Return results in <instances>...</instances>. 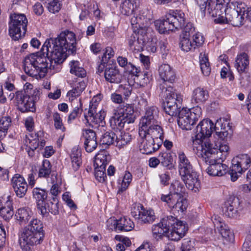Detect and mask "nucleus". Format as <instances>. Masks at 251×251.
<instances>
[{
    "label": "nucleus",
    "instance_id": "1",
    "mask_svg": "<svg viewBox=\"0 0 251 251\" xmlns=\"http://www.w3.org/2000/svg\"><path fill=\"white\" fill-rule=\"evenodd\" d=\"M75 34L68 30L55 39H47L40 51L26 56L23 69L26 74L37 79L44 77L49 71L59 72L67 55L76 50Z\"/></svg>",
    "mask_w": 251,
    "mask_h": 251
},
{
    "label": "nucleus",
    "instance_id": "2",
    "mask_svg": "<svg viewBox=\"0 0 251 251\" xmlns=\"http://www.w3.org/2000/svg\"><path fill=\"white\" fill-rule=\"evenodd\" d=\"M188 230L185 223L172 216H167L161 219L157 224L152 226V231L154 238L159 239L168 233V238L173 241H178L182 238Z\"/></svg>",
    "mask_w": 251,
    "mask_h": 251
},
{
    "label": "nucleus",
    "instance_id": "3",
    "mask_svg": "<svg viewBox=\"0 0 251 251\" xmlns=\"http://www.w3.org/2000/svg\"><path fill=\"white\" fill-rule=\"evenodd\" d=\"M41 222L37 219H33L24 227L19 235V244L22 248L26 246L40 244L43 241L44 233Z\"/></svg>",
    "mask_w": 251,
    "mask_h": 251
},
{
    "label": "nucleus",
    "instance_id": "4",
    "mask_svg": "<svg viewBox=\"0 0 251 251\" xmlns=\"http://www.w3.org/2000/svg\"><path fill=\"white\" fill-rule=\"evenodd\" d=\"M220 125L217 121L214 126V124L212 121L208 119H204L200 122L197 126L196 129V135L194 137H192L193 146L194 151H197V148L199 145H201L206 140H209L212 132L214 130L216 134L220 137L227 136L228 133L227 131H219L217 125Z\"/></svg>",
    "mask_w": 251,
    "mask_h": 251
},
{
    "label": "nucleus",
    "instance_id": "5",
    "mask_svg": "<svg viewBox=\"0 0 251 251\" xmlns=\"http://www.w3.org/2000/svg\"><path fill=\"white\" fill-rule=\"evenodd\" d=\"M160 90V96L166 99L164 105V111L167 114L171 116H176L181 107L183 96L176 92L171 86L162 84L159 86Z\"/></svg>",
    "mask_w": 251,
    "mask_h": 251
},
{
    "label": "nucleus",
    "instance_id": "6",
    "mask_svg": "<svg viewBox=\"0 0 251 251\" xmlns=\"http://www.w3.org/2000/svg\"><path fill=\"white\" fill-rule=\"evenodd\" d=\"M40 93L38 90H34L31 96L25 95L24 91H16L8 95V99L13 100L23 112L34 111L35 103L40 100Z\"/></svg>",
    "mask_w": 251,
    "mask_h": 251
},
{
    "label": "nucleus",
    "instance_id": "7",
    "mask_svg": "<svg viewBox=\"0 0 251 251\" xmlns=\"http://www.w3.org/2000/svg\"><path fill=\"white\" fill-rule=\"evenodd\" d=\"M134 109L129 104L120 105L115 110L114 115L110 120V125L113 128L119 130L122 129L126 123H134L135 117L133 115Z\"/></svg>",
    "mask_w": 251,
    "mask_h": 251
},
{
    "label": "nucleus",
    "instance_id": "8",
    "mask_svg": "<svg viewBox=\"0 0 251 251\" xmlns=\"http://www.w3.org/2000/svg\"><path fill=\"white\" fill-rule=\"evenodd\" d=\"M9 33L14 40H18L24 36L27 29V19L24 14L15 13L10 15Z\"/></svg>",
    "mask_w": 251,
    "mask_h": 251
},
{
    "label": "nucleus",
    "instance_id": "9",
    "mask_svg": "<svg viewBox=\"0 0 251 251\" xmlns=\"http://www.w3.org/2000/svg\"><path fill=\"white\" fill-rule=\"evenodd\" d=\"M246 6L245 3L241 1H232L228 3L224 11L229 23L234 26L242 25Z\"/></svg>",
    "mask_w": 251,
    "mask_h": 251
},
{
    "label": "nucleus",
    "instance_id": "10",
    "mask_svg": "<svg viewBox=\"0 0 251 251\" xmlns=\"http://www.w3.org/2000/svg\"><path fill=\"white\" fill-rule=\"evenodd\" d=\"M201 109L197 107L191 109L182 108L177 113V123L183 129L191 130L201 115Z\"/></svg>",
    "mask_w": 251,
    "mask_h": 251
},
{
    "label": "nucleus",
    "instance_id": "11",
    "mask_svg": "<svg viewBox=\"0 0 251 251\" xmlns=\"http://www.w3.org/2000/svg\"><path fill=\"white\" fill-rule=\"evenodd\" d=\"M206 152L205 151H202L201 146H198L197 151H195V153L198 157L202 158L205 163L209 164V166L206 170L207 174L211 176H222L225 175L226 172L227 166L220 162H218L220 159H215L212 162L210 158L206 157L207 156Z\"/></svg>",
    "mask_w": 251,
    "mask_h": 251
},
{
    "label": "nucleus",
    "instance_id": "12",
    "mask_svg": "<svg viewBox=\"0 0 251 251\" xmlns=\"http://www.w3.org/2000/svg\"><path fill=\"white\" fill-rule=\"evenodd\" d=\"M250 156L247 154H239L232 160V166L229 171L231 180L236 181L239 176L251 166Z\"/></svg>",
    "mask_w": 251,
    "mask_h": 251
},
{
    "label": "nucleus",
    "instance_id": "13",
    "mask_svg": "<svg viewBox=\"0 0 251 251\" xmlns=\"http://www.w3.org/2000/svg\"><path fill=\"white\" fill-rule=\"evenodd\" d=\"M199 146H201L202 151H206L207 154L206 157L210 158L212 162L215 159H220L223 161L227 156L229 150V147L224 144H220L217 146V148H215L209 140H206L201 145Z\"/></svg>",
    "mask_w": 251,
    "mask_h": 251
},
{
    "label": "nucleus",
    "instance_id": "14",
    "mask_svg": "<svg viewBox=\"0 0 251 251\" xmlns=\"http://www.w3.org/2000/svg\"><path fill=\"white\" fill-rule=\"evenodd\" d=\"M110 157L105 151L98 153L95 157L94 166H95V177L100 182L105 181L106 176L104 173L105 167L109 161Z\"/></svg>",
    "mask_w": 251,
    "mask_h": 251
},
{
    "label": "nucleus",
    "instance_id": "15",
    "mask_svg": "<svg viewBox=\"0 0 251 251\" xmlns=\"http://www.w3.org/2000/svg\"><path fill=\"white\" fill-rule=\"evenodd\" d=\"M131 215L140 224H151L155 219L154 212L151 209H146L143 206L138 205L132 208Z\"/></svg>",
    "mask_w": 251,
    "mask_h": 251
},
{
    "label": "nucleus",
    "instance_id": "16",
    "mask_svg": "<svg viewBox=\"0 0 251 251\" xmlns=\"http://www.w3.org/2000/svg\"><path fill=\"white\" fill-rule=\"evenodd\" d=\"M139 135L140 137H146L149 135L156 142L161 140L162 142L164 139V132L162 128L158 123L153 125H148L140 126L139 128Z\"/></svg>",
    "mask_w": 251,
    "mask_h": 251
},
{
    "label": "nucleus",
    "instance_id": "17",
    "mask_svg": "<svg viewBox=\"0 0 251 251\" xmlns=\"http://www.w3.org/2000/svg\"><path fill=\"white\" fill-rule=\"evenodd\" d=\"M97 102H91L88 114L84 116L86 122L92 126L97 124H102L105 116V112L102 110H100L98 112H97Z\"/></svg>",
    "mask_w": 251,
    "mask_h": 251
},
{
    "label": "nucleus",
    "instance_id": "18",
    "mask_svg": "<svg viewBox=\"0 0 251 251\" xmlns=\"http://www.w3.org/2000/svg\"><path fill=\"white\" fill-rule=\"evenodd\" d=\"M107 226L110 229L119 230L121 231H129L134 227V224L130 219L127 217L121 218L119 220L110 218L107 221Z\"/></svg>",
    "mask_w": 251,
    "mask_h": 251
},
{
    "label": "nucleus",
    "instance_id": "19",
    "mask_svg": "<svg viewBox=\"0 0 251 251\" xmlns=\"http://www.w3.org/2000/svg\"><path fill=\"white\" fill-rule=\"evenodd\" d=\"M167 198L164 197L160 198V199L167 204L173 212H183L186 209L188 206L187 201L183 196L177 197V196H175L174 197Z\"/></svg>",
    "mask_w": 251,
    "mask_h": 251
},
{
    "label": "nucleus",
    "instance_id": "20",
    "mask_svg": "<svg viewBox=\"0 0 251 251\" xmlns=\"http://www.w3.org/2000/svg\"><path fill=\"white\" fill-rule=\"evenodd\" d=\"M140 150L143 154H151L157 151L162 144V141L159 140L157 142L153 140L149 135L146 137H140Z\"/></svg>",
    "mask_w": 251,
    "mask_h": 251
},
{
    "label": "nucleus",
    "instance_id": "21",
    "mask_svg": "<svg viewBox=\"0 0 251 251\" xmlns=\"http://www.w3.org/2000/svg\"><path fill=\"white\" fill-rule=\"evenodd\" d=\"M12 187L17 196L23 198L25 196L28 185L25 178L19 174H16L11 180Z\"/></svg>",
    "mask_w": 251,
    "mask_h": 251
},
{
    "label": "nucleus",
    "instance_id": "22",
    "mask_svg": "<svg viewBox=\"0 0 251 251\" xmlns=\"http://www.w3.org/2000/svg\"><path fill=\"white\" fill-rule=\"evenodd\" d=\"M160 78L162 81L160 85L165 84L168 86L167 82L173 83L176 79V74L173 69L168 64H163L160 65L158 69Z\"/></svg>",
    "mask_w": 251,
    "mask_h": 251
},
{
    "label": "nucleus",
    "instance_id": "23",
    "mask_svg": "<svg viewBox=\"0 0 251 251\" xmlns=\"http://www.w3.org/2000/svg\"><path fill=\"white\" fill-rule=\"evenodd\" d=\"M159 110L156 106H151L147 109L145 115L140 122V126L148 125H153L158 123Z\"/></svg>",
    "mask_w": 251,
    "mask_h": 251
},
{
    "label": "nucleus",
    "instance_id": "24",
    "mask_svg": "<svg viewBox=\"0 0 251 251\" xmlns=\"http://www.w3.org/2000/svg\"><path fill=\"white\" fill-rule=\"evenodd\" d=\"M181 177L188 189L195 192L199 191L200 182L196 172L192 171L189 173H186L185 175H181Z\"/></svg>",
    "mask_w": 251,
    "mask_h": 251
},
{
    "label": "nucleus",
    "instance_id": "25",
    "mask_svg": "<svg viewBox=\"0 0 251 251\" xmlns=\"http://www.w3.org/2000/svg\"><path fill=\"white\" fill-rule=\"evenodd\" d=\"M83 134L85 138L84 148L87 152H91L98 146L96 134L92 129H85Z\"/></svg>",
    "mask_w": 251,
    "mask_h": 251
},
{
    "label": "nucleus",
    "instance_id": "26",
    "mask_svg": "<svg viewBox=\"0 0 251 251\" xmlns=\"http://www.w3.org/2000/svg\"><path fill=\"white\" fill-rule=\"evenodd\" d=\"M238 198L231 197L225 203L224 211L226 216L229 218H235L237 216V208L239 205Z\"/></svg>",
    "mask_w": 251,
    "mask_h": 251
},
{
    "label": "nucleus",
    "instance_id": "27",
    "mask_svg": "<svg viewBox=\"0 0 251 251\" xmlns=\"http://www.w3.org/2000/svg\"><path fill=\"white\" fill-rule=\"evenodd\" d=\"M175 29L182 28L186 23L185 14L180 10L172 11L167 14Z\"/></svg>",
    "mask_w": 251,
    "mask_h": 251
},
{
    "label": "nucleus",
    "instance_id": "28",
    "mask_svg": "<svg viewBox=\"0 0 251 251\" xmlns=\"http://www.w3.org/2000/svg\"><path fill=\"white\" fill-rule=\"evenodd\" d=\"M151 16L147 10L141 11L136 16H133L130 19V22L135 27H140L143 26L149 25L151 23Z\"/></svg>",
    "mask_w": 251,
    "mask_h": 251
},
{
    "label": "nucleus",
    "instance_id": "29",
    "mask_svg": "<svg viewBox=\"0 0 251 251\" xmlns=\"http://www.w3.org/2000/svg\"><path fill=\"white\" fill-rule=\"evenodd\" d=\"M104 77L108 82L119 83L122 79V75L116 66H111L106 67L104 71Z\"/></svg>",
    "mask_w": 251,
    "mask_h": 251
},
{
    "label": "nucleus",
    "instance_id": "30",
    "mask_svg": "<svg viewBox=\"0 0 251 251\" xmlns=\"http://www.w3.org/2000/svg\"><path fill=\"white\" fill-rule=\"evenodd\" d=\"M154 26L161 34L169 33L170 31L175 30L167 15L164 19L156 20L154 22Z\"/></svg>",
    "mask_w": 251,
    "mask_h": 251
},
{
    "label": "nucleus",
    "instance_id": "31",
    "mask_svg": "<svg viewBox=\"0 0 251 251\" xmlns=\"http://www.w3.org/2000/svg\"><path fill=\"white\" fill-rule=\"evenodd\" d=\"M208 92L203 88L197 87L193 92L192 102L198 104H203L208 99Z\"/></svg>",
    "mask_w": 251,
    "mask_h": 251
},
{
    "label": "nucleus",
    "instance_id": "32",
    "mask_svg": "<svg viewBox=\"0 0 251 251\" xmlns=\"http://www.w3.org/2000/svg\"><path fill=\"white\" fill-rule=\"evenodd\" d=\"M185 188L183 185L178 180H174L171 184L170 187V193L168 195H161L160 198H163L164 197L169 198L174 197L175 196H177V197H182L184 193Z\"/></svg>",
    "mask_w": 251,
    "mask_h": 251
},
{
    "label": "nucleus",
    "instance_id": "33",
    "mask_svg": "<svg viewBox=\"0 0 251 251\" xmlns=\"http://www.w3.org/2000/svg\"><path fill=\"white\" fill-rule=\"evenodd\" d=\"M223 1L224 0H210L208 2L207 10L212 17H216L223 14L222 9L224 7Z\"/></svg>",
    "mask_w": 251,
    "mask_h": 251
},
{
    "label": "nucleus",
    "instance_id": "34",
    "mask_svg": "<svg viewBox=\"0 0 251 251\" xmlns=\"http://www.w3.org/2000/svg\"><path fill=\"white\" fill-rule=\"evenodd\" d=\"M179 158V172L180 175H185L186 173H189L193 171L192 165L184 152L178 153Z\"/></svg>",
    "mask_w": 251,
    "mask_h": 251
},
{
    "label": "nucleus",
    "instance_id": "35",
    "mask_svg": "<svg viewBox=\"0 0 251 251\" xmlns=\"http://www.w3.org/2000/svg\"><path fill=\"white\" fill-rule=\"evenodd\" d=\"M215 221H213L215 226L220 231L222 237L227 241L231 242L234 240V234L232 231L227 229L224 223H222L220 220L215 219Z\"/></svg>",
    "mask_w": 251,
    "mask_h": 251
},
{
    "label": "nucleus",
    "instance_id": "36",
    "mask_svg": "<svg viewBox=\"0 0 251 251\" xmlns=\"http://www.w3.org/2000/svg\"><path fill=\"white\" fill-rule=\"evenodd\" d=\"M249 64V56L247 53L242 52L237 56L235 67L239 73H241L245 72Z\"/></svg>",
    "mask_w": 251,
    "mask_h": 251
},
{
    "label": "nucleus",
    "instance_id": "37",
    "mask_svg": "<svg viewBox=\"0 0 251 251\" xmlns=\"http://www.w3.org/2000/svg\"><path fill=\"white\" fill-rule=\"evenodd\" d=\"M86 84L84 81H81L75 83L73 89L67 93V96L69 100H73L75 98L79 96L85 89Z\"/></svg>",
    "mask_w": 251,
    "mask_h": 251
},
{
    "label": "nucleus",
    "instance_id": "38",
    "mask_svg": "<svg viewBox=\"0 0 251 251\" xmlns=\"http://www.w3.org/2000/svg\"><path fill=\"white\" fill-rule=\"evenodd\" d=\"M70 73L75 75L83 78L86 75L85 70L80 66V63L77 61L73 60L70 62Z\"/></svg>",
    "mask_w": 251,
    "mask_h": 251
},
{
    "label": "nucleus",
    "instance_id": "39",
    "mask_svg": "<svg viewBox=\"0 0 251 251\" xmlns=\"http://www.w3.org/2000/svg\"><path fill=\"white\" fill-rule=\"evenodd\" d=\"M135 6H136V2L134 0H124L120 5L121 12L129 16L133 13Z\"/></svg>",
    "mask_w": 251,
    "mask_h": 251
},
{
    "label": "nucleus",
    "instance_id": "40",
    "mask_svg": "<svg viewBox=\"0 0 251 251\" xmlns=\"http://www.w3.org/2000/svg\"><path fill=\"white\" fill-rule=\"evenodd\" d=\"M158 157L159 158L160 163L164 167L171 169L173 167V158L171 153L168 152H160Z\"/></svg>",
    "mask_w": 251,
    "mask_h": 251
},
{
    "label": "nucleus",
    "instance_id": "41",
    "mask_svg": "<svg viewBox=\"0 0 251 251\" xmlns=\"http://www.w3.org/2000/svg\"><path fill=\"white\" fill-rule=\"evenodd\" d=\"M32 215V211L27 208H19L16 213L15 216L17 220L22 223L27 222Z\"/></svg>",
    "mask_w": 251,
    "mask_h": 251
},
{
    "label": "nucleus",
    "instance_id": "42",
    "mask_svg": "<svg viewBox=\"0 0 251 251\" xmlns=\"http://www.w3.org/2000/svg\"><path fill=\"white\" fill-rule=\"evenodd\" d=\"M200 64L203 75L205 76H208L211 73V67L208 58L204 54H200Z\"/></svg>",
    "mask_w": 251,
    "mask_h": 251
},
{
    "label": "nucleus",
    "instance_id": "43",
    "mask_svg": "<svg viewBox=\"0 0 251 251\" xmlns=\"http://www.w3.org/2000/svg\"><path fill=\"white\" fill-rule=\"evenodd\" d=\"M131 140V136L128 133H121V134L118 136H115V142L116 146L119 148H123L125 145L129 143Z\"/></svg>",
    "mask_w": 251,
    "mask_h": 251
},
{
    "label": "nucleus",
    "instance_id": "44",
    "mask_svg": "<svg viewBox=\"0 0 251 251\" xmlns=\"http://www.w3.org/2000/svg\"><path fill=\"white\" fill-rule=\"evenodd\" d=\"M191 37L180 35L179 45L182 50L188 51L192 49H195L194 43L191 40Z\"/></svg>",
    "mask_w": 251,
    "mask_h": 251
},
{
    "label": "nucleus",
    "instance_id": "45",
    "mask_svg": "<svg viewBox=\"0 0 251 251\" xmlns=\"http://www.w3.org/2000/svg\"><path fill=\"white\" fill-rule=\"evenodd\" d=\"M32 193L37 203L45 202V200L48 197L47 192L45 190L39 188H34Z\"/></svg>",
    "mask_w": 251,
    "mask_h": 251
},
{
    "label": "nucleus",
    "instance_id": "46",
    "mask_svg": "<svg viewBox=\"0 0 251 251\" xmlns=\"http://www.w3.org/2000/svg\"><path fill=\"white\" fill-rule=\"evenodd\" d=\"M51 167L50 162L47 159L43 161L42 165L39 169L38 176L40 177H48L51 172Z\"/></svg>",
    "mask_w": 251,
    "mask_h": 251
},
{
    "label": "nucleus",
    "instance_id": "47",
    "mask_svg": "<svg viewBox=\"0 0 251 251\" xmlns=\"http://www.w3.org/2000/svg\"><path fill=\"white\" fill-rule=\"evenodd\" d=\"M115 133L112 131H107L101 136L100 144L102 145L109 146L115 141Z\"/></svg>",
    "mask_w": 251,
    "mask_h": 251
},
{
    "label": "nucleus",
    "instance_id": "48",
    "mask_svg": "<svg viewBox=\"0 0 251 251\" xmlns=\"http://www.w3.org/2000/svg\"><path fill=\"white\" fill-rule=\"evenodd\" d=\"M132 178L131 174L129 172H126L122 179L121 187L119 188L118 193H121L125 191L129 185Z\"/></svg>",
    "mask_w": 251,
    "mask_h": 251
},
{
    "label": "nucleus",
    "instance_id": "49",
    "mask_svg": "<svg viewBox=\"0 0 251 251\" xmlns=\"http://www.w3.org/2000/svg\"><path fill=\"white\" fill-rule=\"evenodd\" d=\"M158 49H159L160 53L162 55L163 57L166 56V55L169 53L170 49L167 39L162 38L159 39L158 41Z\"/></svg>",
    "mask_w": 251,
    "mask_h": 251
},
{
    "label": "nucleus",
    "instance_id": "50",
    "mask_svg": "<svg viewBox=\"0 0 251 251\" xmlns=\"http://www.w3.org/2000/svg\"><path fill=\"white\" fill-rule=\"evenodd\" d=\"M47 205L48 212H50L53 215H56L58 213V202L57 199L55 197H53L52 201L47 203Z\"/></svg>",
    "mask_w": 251,
    "mask_h": 251
},
{
    "label": "nucleus",
    "instance_id": "51",
    "mask_svg": "<svg viewBox=\"0 0 251 251\" xmlns=\"http://www.w3.org/2000/svg\"><path fill=\"white\" fill-rule=\"evenodd\" d=\"M134 80L138 81L137 83H139L140 86L145 87L150 83L151 78L149 76L148 72H145L144 73H141L138 79H137V78H134Z\"/></svg>",
    "mask_w": 251,
    "mask_h": 251
},
{
    "label": "nucleus",
    "instance_id": "52",
    "mask_svg": "<svg viewBox=\"0 0 251 251\" xmlns=\"http://www.w3.org/2000/svg\"><path fill=\"white\" fill-rule=\"evenodd\" d=\"M183 27V30L181 35L191 38V36L196 32L193 25L190 23H187V25L185 26L184 25Z\"/></svg>",
    "mask_w": 251,
    "mask_h": 251
},
{
    "label": "nucleus",
    "instance_id": "53",
    "mask_svg": "<svg viewBox=\"0 0 251 251\" xmlns=\"http://www.w3.org/2000/svg\"><path fill=\"white\" fill-rule=\"evenodd\" d=\"M11 119L10 117L5 116L0 119V130L7 133V130L11 125Z\"/></svg>",
    "mask_w": 251,
    "mask_h": 251
},
{
    "label": "nucleus",
    "instance_id": "54",
    "mask_svg": "<svg viewBox=\"0 0 251 251\" xmlns=\"http://www.w3.org/2000/svg\"><path fill=\"white\" fill-rule=\"evenodd\" d=\"M14 213L13 207L0 209V215L5 220H8L11 218Z\"/></svg>",
    "mask_w": 251,
    "mask_h": 251
},
{
    "label": "nucleus",
    "instance_id": "55",
    "mask_svg": "<svg viewBox=\"0 0 251 251\" xmlns=\"http://www.w3.org/2000/svg\"><path fill=\"white\" fill-rule=\"evenodd\" d=\"M191 38L193 39V43H194L195 48L197 47L201 46L204 43V38L200 32H196L191 36Z\"/></svg>",
    "mask_w": 251,
    "mask_h": 251
},
{
    "label": "nucleus",
    "instance_id": "56",
    "mask_svg": "<svg viewBox=\"0 0 251 251\" xmlns=\"http://www.w3.org/2000/svg\"><path fill=\"white\" fill-rule=\"evenodd\" d=\"M53 119L54 122V126L56 129H60L64 132L65 130V127L63 126L62 122V119L60 115L58 113H55L53 115Z\"/></svg>",
    "mask_w": 251,
    "mask_h": 251
},
{
    "label": "nucleus",
    "instance_id": "57",
    "mask_svg": "<svg viewBox=\"0 0 251 251\" xmlns=\"http://www.w3.org/2000/svg\"><path fill=\"white\" fill-rule=\"evenodd\" d=\"M114 54L115 51L111 47H106L101 57V61L103 63H107L109 59L114 56Z\"/></svg>",
    "mask_w": 251,
    "mask_h": 251
},
{
    "label": "nucleus",
    "instance_id": "58",
    "mask_svg": "<svg viewBox=\"0 0 251 251\" xmlns=\"http://www.w3.org/2000/svg\"><path fill=\"white\" fill-rule=\"evenodd\" d=\"M61 8V4L57 0H53L48 5L49 11L52 13L58 12Z\"/></svg>",
    "mask_w": 251,
    "mask_h": 251
},
{
    "label": "nucleus",
    "instance_id": "59",
    "mask_svg": "<svg viewBox=\"0 0 251 251\" xmlns=\"http://www.w3.org/2000/svg\"><path fill=\"white\" fill-rule=\"evenodd\" d=\"M131 90L132 88L128 84L120 85L118 88V91L126 97H128L131 95Z\"/></svg>",
    "mask_w": 251,
    "mask_h": 251
},
{
    "label": "nucleus",
    "instance_id": "60",
    "mask_svg": "<svg viewBox=\"0 0 251 251\" xmlns=\"http://www.w3.org/2000/svg\"><path fill=\"white\" fill-rule=\"evenodd\" d=\"M127 70L131 74L134 75L136 77L135 78H137V79H138L139 77L140 76L142 73L141 69L139 67H136L130 62H129L128 68L127 69Z\"/></svg>",
    "mask_w": 251,
    "mask_h": 251
},
{
    "label": "nucleus",
    "instance_id": "61",
    "mask_svg": "<svg viewBox=\"0 0 251 251\" xmlns=\"http://www.w3.org/2000/svg\"><path fill=\"white\" fill-rule=\"evenodd\" d=\"M139 29L137 34H139V37L141 38H148L149 33L151 31V29L149 27V25L143 26V27H136Z\"/></svg>",
    "mask_w": 251,
    "mask_h": 251
},
{
    "label": "nucleus",
    "instance_id": "62",
    "mask_svg": "<svg viewBox=\"0 0 251 251\" xmlns=\"http://www.w3.org/2000/svg\"><path fill=\"white\" fill-rule=\"evenodd\" d=\"M158 41L155 37H152L151 41H149L148 48L152 52H155L157 51L158 45Z\"/></svg>",
    "mask_w": 251,
    "mask_h": 251
},
{
    "label": "nucleus",
    "instance_id": "63",
    "mask_svg": "<svg viewBox=\"0 0 251 251\" xmlns=\"http://www.w3.org/2000/svg\"><path fill=\"white\" fill-rule=\"evenodd\" d=\"M193 247V243L190 239H184L181 246V250L182 251H190Z\"/></svg>",
    "mask_w": 251,
    "mask_h": 251
},
{
    "label": "nucleus",
    "instance_id": "64",
    "mask_svg": "<svg viewBox=\"0 0 251 251\" xmlns=\"http://www.w3.org/2000/svg\"><path fill=\"white\" fill-rule=\"evenodd\" d=\"M12 202L10 197H0V209L12 207Z\"/></svg>",
    "mask_w": 251,
    "mask_h": 251
}]
</instances>
